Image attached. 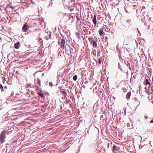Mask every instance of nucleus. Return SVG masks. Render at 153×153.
<instances>
[{
    "instance_id": "f257e3e1",
    "label": "nucleus",
    "mask_w": 153,
    "mask_h": 153,
    "mask_svg": "<svg viewBox=\"0 0 153 153\" xmlns=\"http://www.w3.org/2000/svg\"><path fill=\"white\" fill-rule=\"evenodd\" d=\"M29 29V26L27 23H25L24 24L22 27V30L24 32H25V34L27 35L28 33V32L27 31Z\"/></svg>"
},
{
    "instance_id": "423d86ee",
    "label": "nucleus",
    "mask_w": 153,
    "mask_h": 153,
    "mask_svg": "<svg viewBox=\"0 0 153 153\" xmlns=\"http://www.w3.org/2000/svg\"><path fill=\"white\" fill-rule=\"evenodd\" d=\"M15 48L16 49H18L20 46V42H16V43H15L14 44Z\"/></svg>"
},
{
    "instance_id": "f3484780",
    "label": "nucleus",
    "mask_w": 153,
    "mask_h": 153,
    "mask_svg": "<svg viewBox=\"0 0 153 153\" xmlns=\"http://www.w3.org/2000/svg\"><path fill=\"white\" fill-rule=\"evenodd\" d=\"M25 77H26L25 78V83L26 82H27V79H27V78L26 76H25Z\"/></svg>"
},
{
    "instance_id": "412c9836",
    "label": "nucleus",
    "mask_w": 153,
    "mask_h": 153,
    "mask_svg": "<svg viewBox=\"0 0 153 153\" xmlns=\"http://www.w3.org/2000/svg\"><path fill=\"white\" fill-rule=\"evenodd\" d=\"M98 62H99V64H101V60L100 59H99Z\"/></svg>"
},
{
    "instance_id": "cd10ccee",
    "label": "nucleus",
    "mask_w": 153,
    "mask_h": 153,
    "mask_svg": "<svg viewBox=\"0 0 153 153\" xmlns=\"http://www.w3.org/2000/svg\"><path fill=\"white\" fill-rule=\"evenodd\" d=\"M18 71H16V73H18Z\"/></svg>"
},
{
    "instance_id": "6e6552de",
    "label": "nucleus",
    "mask_w": 153,
    "mask_h": 153,
    "mask_svg": "<svg viewBox=\"0 0 153 153\" xmlns=\"http://www.w3.org/2000/svg\"><path fill=\"white\" fill-rule=\"evenodd\" d=\"M131 95V93L130 92H128L127 94L126 98L127 100H129L130 98Z\"/></svg>"
},
{
    "instance_id": "6ab92c4d",
    "label": "nucleus",
    "mask_w": 153,
    "mask_h": 153,
    "mask_svg": "<svg viewBox=\"0 0 153 153\" xmlns=\"http://www.w3.org/2000/svg\"><path fill=\"white\" fill-rule=\"evenodd\" d=\"M49 85L51 87H52V86H53L52 83L51 82H50L49 83Z\"/></svg>"
},
{
    "instance_id": "2eb2a0df",
    "label": "nucleus",
    "mask_w": 153,
    "mask_h": 153,
    "mask_svg": "<svg viewBox=\"0 0 153 153\" xmlns=\"http://www.w3.org/2000/svg\"><path fill=\"white\" fill-rule=\"evenodd\" d=\"M77 78V76L76 75H74L73 77V79L74 81H76Z\"/></svg>"
},
{
    "instance_id": "b1692460",
    "label": "nucleus",
    "mask_w": 153,
    "mask_h": 153,
    "mask_svg": "<svg viewBox=\"0 0 153 153\" xmlns=\"http://www.w3.org/2000/svg\"><path fill=\"white\" fill-rule=\"evenodd\" d=\"M26 86H27V88H28V87L29 86V84H26Z\"/></svg>"
},
{
    "instance_id": "c85d7f7f",
    "label": "nucleus",
    "mask_w": 153,
    "mask_h": 153,
    "mask_svg": "<svg viewBox=\"0 0 153 153\" xmlns=\"http://www.w3.org/2000/svg\"><path fill=\"white\" fill-rule=\"evenodd\" d=\"M11 96H13L12 94L11 95Z\"/></svg>"
},
{
    "instance_id": "20e7f679",
    "label": "nucleus",
    "mask_w": 153,
    "mask_h": 153,
    "mask_svg": "<svg viewBox=\"0 0 153 153\" xmlns=\"http://www.w3.org/2000/svg\"><path fill=\"white\" fill-rule=\"evenodd\" d=\"M59 43L61 47H64L65 44V41L64 39H62L59 40Z\"/></svg>"
},
{
    "instance_id": "c756f323",
    "label": "nucleus",
    "mask_w": 153,
    "mask_h": 153,
    "mask_svg": "<svg viewBox=\"0 0 153 153\" xmlns=\"http://www.w3.org/2000/svg\"><path fill=\"white\" fill-rule=\"evenodd\" d=\"M28 118H29L28 117H27V120H28Z\"/></svg>"
},
{
    "instance_id": "dca6fc26",
    "label": "nucleus",
    "mask_w": 153,
    "mask_h": 153,
    "mask_svg": "<svg viewBox=\"0 0 153 153\" xmlns=\"http://www.w3.org/2000/svg\"><path fill=\"white\" fill-rule=\"evenodd\" d=\"M24 71L26 73L28 72V68L27 67H25L24 69Z\"/></svg>"
},
{
    "instance_id": "5701e85b",
    "label": "nucleus",
    "mask_w": 153,
    "mask_h": 153,
    "mask_svg": "<svg viewBox=\"0 0 153 153\" xmlns=\"http://www.w3.org/2000/svg\"><path fill=\"white\" fill-rule=\"evenodd\" d=\"M151 123H153V119L150 121Z\"/></svg>"
},
{
    "instance_id": "2f4dec72",
    "label": "nucleus",
    "mask_w": 153,
    "mask_h": 153,
    "mask_svg": "<svg viewBox=\"0 0 153 153\" xmlns=\"http://www.w3.org/2000/svg\"><path fill=\"white\" fill-rule=\"evenodd\" d=\"M1 109V108H0V110Z\"/></svg>"
},
{
    "instance_id": "4468645a",
    "label": "nucleus",
    "mask_w": 153,
    "mask_h": 153,
    "mask_svg": "<svg viewBox=\"0 0 153 153\" xmlns=\"http://www.w3.org/2000/svg\"><path fill=\"white\" fill-rule=\"evenodd\" d=\"M37 83H38L39 85L40 86H41V84H40V80L39 79V78H38L37 79Z\"/></svg>"
},
{
    "instance_id": "f03ea898",
    "label": "nucleus",
    "mask_w": 153,
    "mask_h": 153,
    "mask_svg": "<svg viewBox=\"0 0 153 153\" xmlns=\"http://www.w3.org/2000/svg\"><path fill=\"white\" fill-rule=\"evenodd\" d=\"M6 131H3L0 134V141L2 142L3 140L5 138Z\"/></svg>"
},
{
    "instance_id": "ddd939ff",
    "label": "nucleus",
    "mask_w": 153,
    "mask_h": 153,
    "mask_svg": "<svg viewBox=\"0 0 153 153\" xmlns=\"http://www.w3.org/2000/svg\"><path fill=\"white\" fill-rule=\"evenodd\" d=\"M0 88L1 89V91H4L3 87L2 85L1 84H0Z\"/></svg>"
},
{
    "instance_id": "f8f14e48",
    "label": "nucleus",
    "mask_w": 153,
    "mask_h": 153,
    "mask_svg": "<svg viewBox=\"0 0 153 153\" xmlns=\"http://www.w3.org/2000/svg\"><path fill=\"white\" fill-rule=\"evenodd\" d=\"M33 136H34V138H36V137L35 136H34V135L33 134H31L30 135V138H31V141H32L33 140V139L32 137Z\"/></svg>"
},
{
    "instance_id": "a878e982",
    "label": "nucleus",
    "mask_w": 153,
    "mask_h": 153,
    "mask_svg": "<svg viewBox=\"0 0 153 153\" xmlns=\"http://www.w3.org/2000/svg\"><path fill=\"white\" fill-rule=\"evenodd\" d=\"M31 2H32V4H34V3L33 2V1H32V0H31Z\"/></svg>"
},
{
    "instance_id": "a211bd4d",
    "label": "nucleus",
    "mask_w": 153,
    "mask_h": 153,
    "mask_svg": "<svg viewBox=\"0 0 153 153\" xmlns=\"http://www.w3.org/2000/svg\"><path fill=\"white\" fill-rule=\"evenodd\" d=\"M10 7L11 9L12 10H13L14 9L15 7H13L12 6H10Z\"/></svg>"
},
{
    "instance_id": "4be33fe9",
    "label": "nucleus",
    "mask_w": 153,
    "mask_h": 153,
    "mask_svg": "<svg viewBox=\"0 0 153 153\" xmlns=\"http://www.w3.org/2000/svg\"><path fill=\"white\" fill-rule=\"evenodd\" d=\"M3 82L4 84L5 82H6V83H7V82L6 81H5V80H3Z\"/></svg>"
},
{
    "instance_id": "aec40b11",
    "label": "nucleus",
    "mask_w": 153,
    "mask_h": 153,
    "mask_svg": "<svg viewBox=\"0 0 153 153\" xmlns=\"http://www.w3.org/2000/svg\"><path fill=\"white\" fill-rule=\"evenodd\" d=\"M7 89V86H4V90H5V89Z\"/></svg>"
},
{
    "instance_id": "1a4fd4ad",
    "label": "nucleus",
    "mask_w": 153,
    "mask_h": 153,
    "mask_svg": "<svg viewBox=\"0 0 153 153\" xmlns=\"http://www.w3.org/2000/svg\"><path fill=\"white\" fill-rule=\"evenodd\" d=\"M99 33L100 35L102 36L103 35L104 33L103 29L102 28H100L99 31Z\"/></svg>"
},
{
    "instance_id": "9b49d317",
    "label": "nucleus",
    "mask_w": 153,
    "mask_h": 153,
    "mask_svg": "<svg viewBox=\"0 0 153 153\" xmlns=\"http://www.w3.org/2000/svg\"><path fill=\"white\" fill-rule=\"evenodd\" d=\"M93 46L94 48L97 47V43L94 40L93 41Z\"/></svg>"
},
{
    "instance_id": "39448f33",
    "label": "nucleus",
    "mask_w": 153,
    "mask_h": 153,
    "mask_svg": "<svg viewBox=\"0 0 153 153\" xmlns=\"http://www.w3.org/2000/svg\"><path fill=\"white\" fill-rule=\"evenodd\" d=\"M144 85H146V87L148 88L150 87V83L148 80L147 79H146V81L143 82Z\"/></svg>"
},
{
    "instance_id": "393cba45",
    "label": "nucleus",
    "mask_w": 153,
    "mask_h": 153,
    "mask_svg": "<svg viewBox=\"0 0 153 153\" xmlns=\"http://www.w3.org/2000/svg\"><path fill=\"white\" fill-rule=\"evenodd\" d=\"M73 10H74V9H70V11H71V12H72V11H73Z\"/></svg>"
},
{
    "instance_id": "9d476101",
    "label": "nucleus",
    "mask_w": 153,
    "mask_h": 153,
    "mask_svg": "<svg viewBox=\"0 0 153 153\" xmlns=\"http://www.w3.org/2000/svg\"><path fill=\"white\" fill-rule=\"evenodd\" d=\"M38 95L41 97L45 98V97L44 94L41 92H39L38 93Z\"/></svg>"
},
{
    "instance_id": "7ed1b4c3",
    "label": "nucleus",
    "mask_w": 153,
    "mask_h": 153,
    "mask_svg": "<svg viewBox=\"0 0 153 153\" xmlns=\"http://www.w3.org/2000/svg\"><path fill=\"white\" fill-rule=\"evenodd\" d=\"M120 148L119 147L115 145H114L113 147L112 150L114 153H117L119 151Z\"/></svg>"
},
{
    "instance_id": "7c9ffc66",
    "label": "nucleus",
    "mask_w": 153,
    "mask_h": 153,
    "mask_svg": "<svg viewBox=\"0 0 153 153\" xmlns=\"http://www.w3.org/2000/svg\"><path fill=\"white\" fill-rule=\"evenodd\" d=\"M137 99V98H135V99Z\"/></svg>"
},
{
    "instance_id": "0eeeda50",
    "label": "nucleus",
    "mask_w": 153,
    "mask_h": 153,
    "mask_svg": "<svg viewBox=\"0 0 153 153\" xmlns=\"http://www.w3.org/2000/svg\"><path fill=\"white\" fill-rule=\"evenodd\" d=\"M92 22L94 24L96 25L97 23V21L96 17L95 15H94V17L93 19Z\"/></svg>"
},
{
    "instance_id": "bb28decb",
    "label": "nucleus",
    "mask_w": 153,
    "mask_h": 153,
    "mask_svg": "<svg viewBox=\"0 0 153 153\" xmlns=\"http://www.w3.org/2000/svg\"><path fill=\"white\" fill-rule=\"evenodd\" d=\"M29 94V91H27V93H26V94Z\"/></svg>"
}]
</instances>
